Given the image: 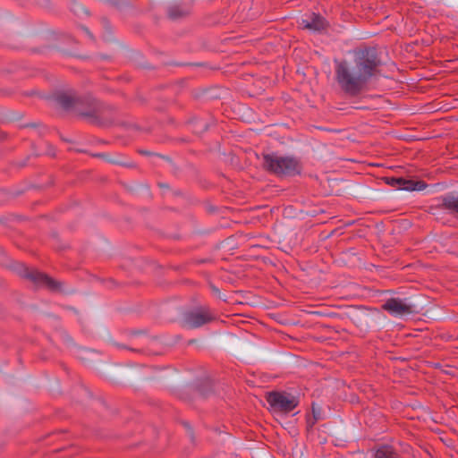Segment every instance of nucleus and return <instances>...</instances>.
<instances>
[{
    "instance_id": "nucleus-1",
    "label": "nucleus",
    "mask_w": 458,
    "mask_h": 458,
    "mask_svg": "<svg viewBox=\"0 0 458 458\" xmlns=\"http://www.w3.org/2000/svg\"><path fill=\"white\" fill-rule=\"evenodd\" d=\"M47 99L55 106L73 113L92 125L110 127L115 123L117 108L91 93L79 94L72 88H55Z\"/></svg>"
},
{
    "instance_id": "nucleus-2",
    "label": "nucleus",
    "mask_w": 458,
    "mask_h": 458,
    "mask_svg": "<svg viewBox=\"0 0 458 458\" xmlns=\"http://www.w3.org/2000/svg\"><path fill=\"white\" fill-rule=\"evenodd\" d=\"M380 61L375 50H367L356 59V64L351 68L345 62L336 65L335 72L342 86H359L366 83L377 73Z\"/></svg>"
},
{
    "instance_id": "nucleus-3",
    "label": "nucleus",
    "mask_w": 458,
    "mask_h": 458,
    "mask_svg": "<svg viewBox=\"0 0 458 458\" xmlns=\"http://www.w3.org/2000/svg\"><path fill=\"white\" fill-rule=\"evenodd\" d=\"M262 167L265 171L276 176H295L301 174L302 166L293 157H279L276 153L263 154Z\"/></svg>"
},
{
    "instance_id": "nucleus-4",
    "label": "nucleus",
    "mask_w": 458,
    "mask_h": 458,
    "mask_svg": "<svg viewBox=\"0 0 458 458\" xmlns=\"http://www.w3.org/2000/svg\"><path fill=\"white\" fill-rule=\"evenodd\" d=\"M216 319L215 313L208 306H199L184 312L182 326L188 328H199Z\"/></svg>"
},
{
    "instance_id": "nucleus-5",
    "label": "nucleus",
    "mask_w": 458,
    "mask_h": 458,
    "mask_svg": "<svg viewBox=\"0 0 458 458\" xmlns=\"http://www.w3.org/2000/svg\"><path fill=\"white\" fill-rule=\"evenodd\" d=\"M266 401L274 411L289 413L299 404V398L287 392L272 391L267 393Z\"/></svg>"
},
{
    "instance_id": "nucleus-6",
    "label": "nucleus",
    "mask_w": 458,
    "mask_h": 458,
    "mask_svg": "<svg viewBox=\"0 0 458 458\" xmlns=\"http://www.w3.org/2000/svg\"><path fill=\"white\" fill-rule=\"evenodd\" d=\"M21 270L19 273L21 277L31 281L37 286H46L52 292L61 291V282L55 280L54 278L48 276L45 273L39 272L35 269L30 270L27 267H24L23 265H21Z\"/></svg>"
},
{
    "instance_id": "nucleus-7",
    "label": "nucleus",
    "mask_w": 458,
    "mask_h": 458,
    "mask_svg": "<svg viewBox=\"0 0 458 458\" xmlns=\"http://www.w3.org/2000/svg\"><path fill=\"white\" fill-rule=\"evenodd\" d=\"M382 309L394 316L409 315L415 312V307L400 298H390L382 305Z\"/></svg>"
},
{
    "instance_id": "nucleus-8",
    "label": "nucleus",
    "mask_w": 458,
    "mask_h": 458,
    "mask_svg": "<svg viewBox=\"0 0 458 458\" xmlns=\"http://www.w3.org/2000/svg\"><path fill=\"white\" fill-rule=\"evenodd\" d=\"M300 25L313 32H319L327 27V21L319 14L310 13L303 16Z\"/></svg>"
},
{
    "instance_id": "nucleus-9",
    "label": "nucleus",
    "mask_w": 458,
    "mask_h": 458,
    "mask_svg": "<svg viewBox=\"0 0 458 458\" xmlns=\"http://www.w3.org/2000/svg\"><path fill=\"white\" fill-rule=\"evenodd\" d=\"M399 181L398 190L421 191L427 187L426 182L423 181L407 180L403 177H400Z\"/></svg>"
},
{
    "instance_id": "nucleus-10",
    "label": "nucleus",
    "mask_w": 458,
    "mask_h": 458,
    "mask_svg": "<svg viewBox=\"0 0 458 458\" xmlns=\"http://www.w3.org/2000/svg\"><path fill=\"white\" fill-rule=\"evenodd\" d=\"M373 458H401L399 453L388 445H380L374 454Z\"/></svg>"
},
{
    "instance_id": "nucleus-11",
    "label": "nucleus",
    "mask_w": 458,
    "mask_h": 458,
    "mask_svg": "<svg viewBox=\"0 0 458 458\" xmlns=\"http://www.w3.org/2000/svg\"><path fill=\"white\" fill-rule=\"evenodd\" d=\"M442 203L439 207L450 210L451 212H454L458 214V198L454 194H447L442 196L441 198Z\"/></svg>"
},
{
    "instance_id": "nucleus-12",
    "label": "nucleus",
    "mask_w": 458,
    "mask_h": 458,
    "mask_svg": "<svg viewBox=\"0 0 458 458\" xmlns=\"http://www.w3.org/2000/svg\"><path fill=\"white\" fill-rule=\"evenodd\" d=\"M367 88H342L343 94L345 98H352L362 95L365 100L371 99L372 97L365 95L364 89Z\"/></svg>"
},
{
    "instance_id": "nucleus-13",
    "label": "nucleus",
    "mask_w": 458,
    "mask_h": 458,
    "mask_svg": "<svg viewBox=\"0 0 458 458\" xmlns=\"http://www.w3.org/2000/svg\"><path fill=\"white\" fill-rule=\"evenodd\" d=\"M213 392L212 386L208 381H204L197 387V393L199 396L206 398Z\"/></svg>"
},
{
    "instance_id": "nucleus-14",
    "label": "nucleus",
    "mask_w": 458,
    "mask_h": 458,
    "mask_svg": "<svg viewBox=\"0 0 458 458\" xmlns=\"http://www.w3.org/2000/svg\"><path fill=\"white\" fill-rule=\"evenodd\" d=\"M188 13L186 9H182L177 5L170 6L168 9V14L173 19H177L182 16H184Z\"/></svg>"
},
{
    "instance_id": "nucleus-15",
    "label": "nucleus",
    "mask_w": 458,
    "mask_h": 458,
    "mask_svg": "<svg viewBox=\"0 0 458 458\" xmlns=\"http://www.w3.org/2000/svg\"><path fill=\"white\" fill-rule=\"evenodd\" d=\"M21 95H22L23 97H28V98L38 97V98H43V99L47 100V102H49V101L47 99V97L50 96L51 94L44 95V94L40 93L39 91H38V90H36V89H30V90L23 91V92L21 93Z\"/></svg>"
},
{
    "instance_id": "nucleus-16",
    "label": "nucleus",
    "mask_w": 458,
    "mask_h": 458,
    "mask_svg": "<svg viewBox=\"0 0 458 458\" xmlns=\"http://www.w3.org/2000/svg\"><path fill=\"white\" fill-rule=\"evenodd\" d=\"M182 425L185 428L187 434H188L189 437L191 438V443L194 444L195 443V436H194V431H193L192 427L187 421H183Z\"/></svg>"
},
{
    "instance_id": "nucleus-17",
    "label": "nucleus",
    "mask_w": 458,
    "mask_h": 458,
    "mask_svg": "<svg viewBox=\"0 0 458 458\" xmlns=\"http://www.w3.org/2000/svg\"><path fill=\"white\" fill-rule=\"evenodd\" d=\"M384 180L387 184L393 187H396L398 189V184L400 183V177H385Z\"/></svg>"
},
{
    "instance_id": "nucleus-18",
    "label": "nucleus",
    "mask_w": 458,
    "mask_h": 458,
    "mask_svg": "<svg viewBox=\"0 0 458 458\" xmlns=\"http://www.w3.org/2000/svg\"><path fill=\"white\" fill-rule=\"evenodd\" d=\"M13 94V90L10 88H0V96L1 97H9Z\"/></svg>"
},
{
    "instance_id": "nucleus-19",
    "label": "nucleus",
    "mask_w": 458,
    "mask_h": 458,
    "mask_svg": "<svg viewBox=\"0 0 458 458\" xmlns=\"http://www.w3.org/2000/svg\"><path fill=\"white\" fill-rule=\"evenodd\" d=\"M139 153H140V154H141V155H145V156H158V157H162V158H165V157L164 156H162V155L156 154V153H152V152L148 151V150H143V149H141V150H139Z\"/></svg>"
},
{
    "instance_id": "nucleus-20",
    "label": "nucleus",
    "mask_w": 458,
    "mask_h": 458,
    "mask_svg": "<svg viewBox=\"0 0 458 458\" xmlns=\"http://www.w3.org/2000/svg\"><path fill=\"white\" fill-rule=\"evenodd\" d=\"M313 417H314V420L313 421H308V424L310 427H312L318 420H319V415L318 413L316 412L315 409L313 408Z\"/></svg>"
},
{
    "instance_id": "nucleus-21",
    "label": "nucleus",
    "mask_w": 458,
    "mask_h": 458,
    "mask_svg": "<svg viewBox=\"0 0 458 458\" xmlns=\"http://www.w3.org/2000/svg\"><path fill=\"white\" fill-rule=\"evenodd\" d=\"M114 345L117 346L118 348L127 349V350H130V351H132V352H140V349L128 347L126 345H123V344H118V343H115Z\"/></svg>"
},
{
    "instance_id": "nucleus-22",
    "label": "nucleus",
    "mask_w": 458,
    "mask_h": 458,
    "mask_svg": "<svg viewBox=\"0 0 458 458\" xmlns=\"http://www.w3.org/2000/svg\"><path fill=\"white\" fill-rule=\"evenodd\" d=\"M210 288L215 294L219 296L220 291L216 285H214L213 284H210Z\"/></svg>"
},
{
    "instance_id": "nucleus-23",
    "label": "nucleus",
    "mask_w": 458,
    "mask_h": 458,
    "mask_svg": "<svg viewBox=\"0 0 458 458\" xmlns=\"http://www.w3.org/2000/svg\"><path fill=\"white\" fill-rule=\"evenodd\" d=\"M135 99L141 104L145 103V98L139 93L136 94Z\"/></svg>"
},
{
    "instance_id": "nucleus-24",
    "label": "nucleus",
    "mask_w": 458,
    "mask_h": 458,
    "mask_svg": "<svg viewBox=\"0 0 458 458\" xmlns=\"http://www.w3.org/2000/svg\"><path fill=\"white\" fill-rule=\"evenodd\" d=\"M142 333H143V331H131L130 333V335L134 336V335H140V334H142Z\"/></svg>"
},
{
    "instance_id": "nucleus-25",
    "label": "nucleus",
    "mask_w": 458,
    "mask_h": 458,
    "mask_svg": "<svg viewBox=\"0 0 458 458\" xmlns=\"http://www.w3.org/2000/svg\"><path fill=\"white\" fill-rule=\"evenodd\" d=\"M93 157L104 158L106 157V154H94Z\"/></svg>"
},
{
    "instance_id": "nucleus-26",
    "label": "nucleus",
    "mask_w": 458,
    "mask_h": 458,
    "mask_svg": "<svg viewBox=\"0 0 458 458\" xmlns=\"http://www.w3.org/2000/svg\"><path fill=\"white\" fill-rule=\"evenodd\" d=\"M356 108H358V109H368V108H369V106H357Z\"/></svg>"
},
{
    "instance_id": "nucleus-27",
    "label": "nucleus",
    "mask_w": 458,
    "mask_h": 458,
    "mask_svg": "<svg viewBox=\"0 0 458 458\" xmlns=\"http://www.w3.org/2000/svg\"><path fill=\"white\" fill-rule=\"evenodd\" d=\"M83 30L85 31V33H86L89 37H90V38H91V34H90V32L89 31V30H88V29L84 28V29H83Z\"/></svg>"
},
{
    "instance_id": "nucleus-28",
    "label": "nucleus",
    "mask_w": 458,
    "mask_h": 458,
    "mask_svg": "<svg viewBox=\"0 0 458 458\" xmlns=\"http://www.w3.org/2000/svg\"><path fill=\"white\" fill-rule=\"evenodd\" d=\"M120 95H121V96H123V97H124L125 98H127V94H126V93H124V92H120Z\"/></svg>"
},
{
    "instance_id": "nucleus-29",
    "label": "nucleus",
    "mask_w": 458,
    "mask_h": 458,
    "mask_svg": "<svg viewBox=\"0 0 458 458\" xmlns=\"http://www.w3.org/2000/svg\"><path fill=\"white\" fill-rule=\"evenodd\" d=\"M26 126L27 127H36V124L35 123H30V124H27Z\"/></svg>"
},
{
    "instance_id": "nucleus-30",
    "label": "nucleus",
    "mask_w": 458,
    "mask_h": 458,
    "mask_svg": "<svg viewBox=\"0 0 458 458\" xmlns=\"http://www.w3.org/2000/svg\"><path fill=\"white\" fill-rule=\"evenodd\" d=\"M250 97H253L254 95L250 93V92H246Z\"/></svg>"
}]
</instances>
